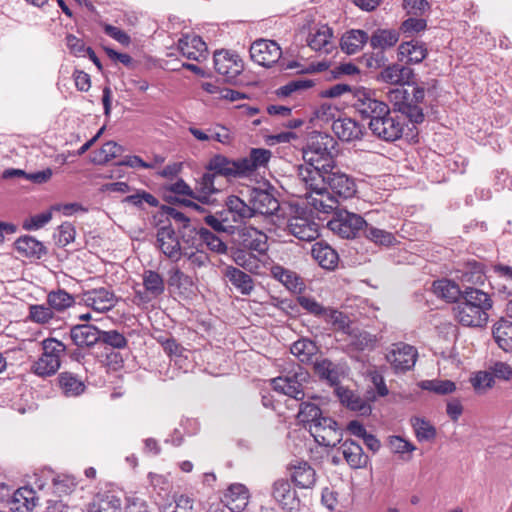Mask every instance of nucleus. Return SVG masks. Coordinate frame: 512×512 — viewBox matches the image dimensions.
I'll return each mask as SVG.
<instances>
[{"mask_svg":"<svg viewBox=\"0 0 512 512\" xmlns=\"http://www.w3.org/2000/svg\"><path fill=\"white\" fill-rule=\"evenodd\" d=\"M321 175L322 185H306L304 191L297 194L307 204L321 213H330L337 209L340 199L352 198L357 192L355 179L342 172L337 165L331 171Z\"/></svg>","mask_w":512,"mask_h":512,"instance_id":"1","label":"nucleus"},{"mask_svg":"<svg viewBox=\"0 0 512 512\" xmlns=\"http://www.w3.org/2000/svg\"><path fill=\"white\" fill-rule=\"evenodd\" d=\"M336 140L325 133H317L310 138L307 147L303 150L304 164L297 169V177L300 184L322 185L321 175L335 168L337 156Z\"/></svg>","mask_w":512,"mask_h":512,"instance_id":"2","label":"nucleus"},{"mask_svg":"<svg viewBox=\"0 0 512 512\" xmlns=\"http://www.w3.org/2000/svg\"><path fill=\"white\" fill-rule=\"evenodd\" d=\"M307 378L308 373L301 367H298L297 370L290 371L285 376H279L272 379L271 384L275 391L285 394L295 400L302 401L297 417L300 422L310 425L323 417V415L321 409L316 404L303 401L305 397L303 382H305Z\"/></svg>","mask_w":512,"mask_h":512,"instance_id":"3","label":"nucleus"},{"mask_svg":"<svg viewBox=\"0 0 512 512\" xmlns=\"http://www.w3.org/2000/svg\"><path fill=\"white\" fill-rule=\"evenodd\" d=\"M397 87L388 93V98L394 106V111L405 115L410 122L419 124L424 121V113L420 104L424 101L423 87L410 86Z\"/></svg>","mask_w":512,"mask_h":512,"instance_id":"4","label":"nucleus"},{"mask_svg":"<svg viewBox=\"0 0 512 512\" xmlns=\"http://www.w3.org/2000/svg\"><path fill=\"white\" fill-rule=\"evenodd\" d=\"M287 231L301 241L311 242L319 236V226L311 215L299 206H292Z\"/></svg>","mask_w":512,"mask_h":512,"instance_id":"5","label":"nucleus"},{"mask_svg":"<svg viewBox=\"0 0 512 512\" xmlns=\"http://www.w3.org/2000/svg\"><path fill=\"white\" fill-rule=\"evenodd\" d=\"M41 344L42 354L34 362V374L42 377L54 375L60 367V356L65 346L54 338L43 339Z\"/></svg>","mask_w":512,"mask_h":512,"instance_id":"6","label":"nucleus"},{"mask_svg":"<svg viewBox=\"0 0 512 512\" xmlns=\"http://www.w3.org/2000/svg\"><path fill=\"white\" fill-rule=\"evenodd\" d=\"M372 134L377 138L393 142L402 137L405 123L402 117L388 108L387 114L381 115L368 123Z\"/></svg>","mask_w":512,"mask_h":512,"instance_id":"7","label":"nucleus"},{"mask_svg":"<svg viewBox=\"0 0 512 512\" xmlns=\"http://www.w3.org/2000/svg\"><path fill=\"white\" fill-rule=\"evenodd\" d=\"M353 102L352 106L362 118L369 119L370 121L387 114L389 106L379 100L375 92L364 87L355 88L352 92Z\"/></svg>","mask_w":512,"mask_h":512,"instance_id":"8","label":"nucleus"},{"mask_svg":"<svg viewBox=\"0 0 512 512\" xmlns=\"http://www.w3.org/2000/svg\"><path fill=\"white\" fill-rule=\"evenodd\" d=\"M365 225L366 221L362 216L347 210H337L333 218L327 223L330 231L346 239L357 237L363 231Z\"/></svg>","mask_w":512,"mask_h":512,"instance_id":"9","label":"nucleus"},{"mask_svg":"<svg viewBox=\"0 0 512 512\" xmlns=\"http://www.w3.org/2000/svg\"><path fill=\"white\" fill-rule=\"evenodd\" d=\"M79 303L91 308L96 313H107L118 304L119 297L108 287H99L83 291L79 296Z\"/></svg>","mask_w":512,"mask_h":512,"instance_id":"10","label":"nucleus"},{"mask_svg":"<svg viewBox=\"0 0 512 512\" xmlns=\"http://www.w3.org/2000/svg\"><path fill=\"white\" fill-rule=\"evenodd\" d=\"M309 432L319 445L325 447L336 446L342 438V432L338 427V423L334 419L326 416L310 424Z\"/></svg>","mask_w":512,"mask_h":512,"instance_id":"11","label":"nucleus"},{"mask_svg":"<svg viewBox=\"0 0 512 512\" xmlns=\"http://www.w3.org/2000/svg\"><path fill=\"white\" fill-rule=\"evenodd\" d=\"M144 290H135L133 302L145 305L160 297L165 291V281L161 274L154 270H145L142 275Z\"/></svg>","mask_w":512,"mask_h":512,"instance_id":"12","label":"nucleus"},{"mask_svg":"<svg viewBox=\"0 0 512 512\" xmlns=\"http://www.w3.org/2000/svg\"><path fill=\"white\" fill-rule=\"evenodd\" d=\"M417 350L413 346L398 342L391 345L386 360L395 373H403L412 369L417 360Z\"/></svg>","mask_w":512,"mask_h":512,"instance_id":"13","label":"nucleus"},{"mask_svg":"<svg viewBox=\"0 0 512 512\" xmlns=\"http://www.w3.org/2000/svg\"><path fill=\"white\" fill-rule=\"evenodd\" d=\"M34 484L37 485L40 491H44L45 488L52 490V493L56 496L70 493L75 483L72 479L66 476L56 475L51 469H43L40 474H34Z\"/></svg>","mask_w":512,"mask_h":512,"instance_id":"14","label":"nucleus"},{"mask_svg":"<svg viewBox=\"0 0 512 512\" xmlns=\"http://www.w3.org/2000/svg\"><path fill=\"white\" fill-rule=\"evenodd\" d=\"M157 246L171 261L177 262L182 258L184 248H181L180 237L170 224L157 230Z\"/></svg>","mask_w":512,"mask_h":512,"instance_id":"15","label":"nucleus"},{"mask_svg":"<svg viewBox=\"0 0 512 512\" xmlns=\"http://www.w3.org/2000/svg\"><path fill=\"white\" fill-rule=\"evenodd\" d=\"M249 52L251 59L263 67H271L282 54L281 48L275 41L265 39L253 42Z\"/></svg>","mask_w":512,"mask_h":512,"instance_id":"16","label":"nucleus"},{"mask_svg":"<svg viewBox=\"0 0 512 512\" xmlns=\"http://www.w3.org/2000/svg\"><path fill=\"white\" fill-rule=\"evenodd\" d=\"M214 68L225 81H232L241 74L244 66L237 54L221 50L214 53Z\"/></svg>","mask_w":512,"mask_h":512,"instance_id":"17","label":"nucleus"},{"mask_svg":"<svg viewBox=\"0 0 512 512\" xmlns=\"http://www.w3.org/2000/svg\"><path fill=\"white\" fill-rule=\"evenodd\" d=\"M454 318L466 327H484L489 319L488 312L460 300L453 307Z\"/></svg>","mask_w":512,"mask_h":512,"instance_id":"18","label":"nucleus"},{"mask_svg":"<svg viewBox=\"0 0 512 512\" xmlns=\"http://www.w3.org/2000/svg\"><path fill=\"white\" fill-rule=\"evenodd\" d=\"M206 170L211 171L215 176L226 178H243L241 160L230 159L224 155L216 154L210 158Z\"/></svg>","mask_w":512,"mask_h":512,"instance_id":"19","label":"nucleus"},{"mask_svg":"<svg viewBox=\"0 0 512 512\" xmlns=\"http://www.w3.org/2000/svg\"><path fill=\"white\" fill-rule=\"evenodd\" d=\"M249 202L251 204L254 217L256 215L272 216L280 208L279 201L270 192L254 188L250 193Z\"/></svg>","mask_w":512,"mask_h":512,"instance_id":"20","label":"nucleus"},{"mask_svg":"<svg viewBox=\"0 0 512 512\" xmlns=\"http://www.w3.org/2000/svg\"><path fill=\"white\" fill-rule=\"evenodd\" d=\"M239 243L245 250L264 255L268 250L267 235L254 228L245 226L238 232Z\"/></svg>","mask_w":512,"mask_h":512,"instance_id":"21","label":"nucleus"},{"mask_svg":"<svg viewBox=\"0 0 512 512\" xmlns=\"http://www.w3.org/2000/svg\"><path fill=\"white\" fill-rule=\"evenodd\" d=\"M412 78V69L397 63L384 67L377 76L378 81L398 87L409 84Z\"/></svg>","mask_w":512,"mask_h":512,"instance_id":"22","label":"nucleus"},{"mask_svg":"<svg viewBox=\"0 0 512 512\" xmlns=\"http://www.w3.org/2000/svg\"><path fill=\"white\" fill-rule=\"evenodd\" d=\"M307 44L316 52L330 54L335 49L333 30L327 25L312 29L307 38Z\"/></svg>","mask_w":512,"mask_h":512,"instance_id":"23","label":"nucleus"},{"mask_svg":"<svg viewBox=\"0 0 512 512\" xmlns=\"http://www.w3.org/2000/svg\"><path fill=\"white\" fill-rule=\"evenodd\" d=\"M226 216L230 217L232 226L235 228L237 224L245 223L248 219L254 217L251 204H246L238 196L231 195L226 200V208L223 209Z\"/></svg>","mask_w":512,"mask_h":512,"instance_id":"24","label":"nucleus"},{"mask_svg":"<svg viewBox=\"0 0 512 512\" xmlns=\"http://www.w3.org/2000/svg\"><path fill=\"white\" fill-rule=\"evenodd\" d=\"M271 495L284 510L291 511L298 504L296 492L286 479H278L273 483Z\"/></svg>","mask_w":512,"mask_h":512,"instance_id":"25","label":"nucleus"},{"mask_svg":"<svg viewBox=\"0 0 512 512\" xmlns=\"http://www.w3.org/2000/svg\"><path fill=\"white\" fill-rule=\"evenodd\" d=\"M332 130L342 141L351 142L360 140L364 134V127L352 118H339L332 124Z\"/></svg>","mask_w":512,"mask_h":512,"instance_id":"26","label":"nucleus"},{"mask_svg":"<svg viewBox=\"0 0 512 512\" xmlns=\"http://www.w3.org/2000/svg\"><path fill=\"white\" fill-rule=\"evenodd\" d=\"M180 53L190 60L201 61L206 57V43L197 35H184L178 41Z\"/></svg>","mask_w":512,"mask_h":512,"instance_id":"27","label":"nucleus"},{"mask_svg":"<svg viewBox=\"0 0 512 512\" xmlns=\"http://www.w3.org/2000/svg\"><path fill=\"white\" fill-rule=\"evenodd\" d=\"M101 333L96 326L78 324L71 328V338L78 347H91L101 341Z\"/></svg>","mask_w":512,"mask_h":512,"instance_id":"28","label":"nucleus"},{"mask_svg":"<svg viewBox=\"0 0 512 512\" xmlns=\"http://www.w3.org/2000/svg\"><path fill=\"white\" fill-rule=\"evenodd\" d=\"M338 452L352 469H360L367 465L368 456L365 455L362 447L353 440L344 441L338 448Z\"/></svg>","mask_w":512,"mask_h":512,"instance_id":"29","label":"nucleus"},{"mask_svg":"<svg viewBox=\"0 0 512 512\" xmlns=\"http://www.w3.org/2000/svg\"><path fill=\"white\" fill-rule=\"evenodd\" d=\"M249 500L248 489L242 484H232L224 494L223 502L231 512H241Z\"/></svg>","mask_w":512,"mask_h":512,"instance_id":"30","label":"nucleus"},{"mask_svg":"<svg viewBox=\"0 0 512 512\" xmlns=\"http://www.w3.org/2000/svg\"><path fill=\"white\" fill-rule=\"evenodd\" d=\"M271 158V151L264 148L251 149L247 157L240 158L244 177L252 175L259 168L265 167Z\"/></svg>","mask_w":512,"mask_h":512,"instance_id":"31","label":"nucleus"},{"mask_svg":"<svg viewBox=\"0 0 512 512\" xmlns=\"http://www.w3.org/2000/svg\"><path fill=\"white\" fill-rule=\"evenodd\" d=\"M291 479L299 488L308 489L316 482L315 470L307 462H296L290 466Z\"/></svg>","mask_w":512,"mask_h":512,"instance_id":"32","label":"nucleus"},{"mask_svg":"<svg viewBox=\"0 0 512 512\" xmlns=\"http://www.w3.org/2000/svg\"><path fill=\"white\" fill-rule=\"evenodd\" d=\"M225 277L243 295H250L254 289V281L250 275L234 267L227 266L224 272Z\"/></svg>","mask_w":512,"mask_h":512,"instance_id":"33","label":"nucleus"},{"mask_svg":"<svg viewBox=\"0 0 512 512\" xmlns=\"http://www.w3.org/2000/svg\"><path fill=\"white\" fill-rule=\"evenodd\" d=\"M313 258L324 269H334L338 264L337 252L327 243L316 242L311 250Z\"/></svg>","mask_w":512,"mask_h":512,"instance_id":"34","label":"nucleus"},{"mask_svg":"<svg viewBox=\"0 0 512 512\" xmlns=\"http://www.w3.org/2000/svg\"><path fill=\"white\" fill-rule=\"evenodd\" d=\"M398 51L401 60L412 64L422 62L427 56V48L424 43L415 40L403 42L398 47Z\"/></svg>","mask_w":512,"mask_h":512,"instance_id":"35","label":"nucleus"},{"mask_svg":"<svg viewBox=\"0 0 512 512\" xmlns=\"http://www.w3.org/2000/svg\"><path fill=\"white\" fill-rule=\"evenodd\" d=\"M368 41L369 36L367 32L352 29L342 36L340 46L345 53L352 55L360 51Z\"/></svg>","mask_w":512,"mask_h":512,"instance_id":"36","label":"nucleus"},{"mask_svg":"<svg viewBox=\"0 0 512 512\" xmlns=\"http://www.w3.org/2000/svg\"><path fill=\"white\" fill-rule=\"evenodd\" d=\"M492 334L495 342L505 352H512V322L501 318L494 325Z\"/></svg>","mask_w":512,"mask_h":512,"instance_id":"37","label":"nucleus"},{"mask_svg":"<svg viewBox=\"0 0 512 512\" xmlns=\"http://www.w3.org/2000/svg\"><path fill=\"white\" fill-rule=\"evenodd\" d=\"M215 178L216 176L208 170L202 174V176L196 181V185L194 187L195 199L201 203L209 202L210 196L219 191L215 186Z\"/></svg>","mask_w":512,"mask_h":512,"instance_id":"38","label":"nucleus"},{"mask_svg":"<svg viewBox=\"0 0 512 512\" xmlns=\"http://www.w3.org/2000/svg\"><path fill=\"white\" fill-rule=\"evenodd\" d=\"M399 32L395 29H376L369 37L370 46L382 52L396 45L399 41Z\"/></svg>","mask_w":512,"mask_h":512,"instance_id":"39","label":"nucleus"},{"mask_svg":"<svg viewBox=\"0 0 512 512\" xmlns=\"http://www.w3.org/2000/svg\"><path fill=\"white\" fill-rule=\"evenodd\" d=\"M272 277L281 282L287 289L293 292H300L303 289V281L293 271L281 265H273L270 269Z\"/></svg>","mask_w":512,"mask_h":512,"instance_id":"40","label":"nucleus"},{"mask_svg":"<svg viewBox=\"0 0 512 512\" xmlns=\"http://www.w3.org/2000/svg\"><path fill=\"white\" fill-rule=\"evenodd\" d=\"M58 383L66 397H76L85 391L84 382L71 372H62L58 376Z\"/></svg>","mask_w":512,"mask_h":512,"instance_id":"41","label":"nucleus"},{"mask_svg":"<svg viewBox=\"0 0 512 512\" xmlns=\"http://www.w3.org/2000/svg\"><path fill=\"white\" fill-rule=\"evenodd\" d=\"M461 300L486 312L493 307V301L488 293L470 286L462 292Z\"/></svg>","mask_w":512,"mask_h":512,"instance_id":"42","label":"nucleus"},{"mask_svg":"<svg viewBox=\"0 0 512 512\" xmlns=\"http://www.w3.org/2000/svg\"><path fill=\"white\" fill-rule=\"evenodd\" d=\"M338 395L342 404L346 405L352 411L361 415H367L371 412L370 405L353 391L347 389H338Z\"/></svg>","mask_w":512,"mask_h":512,"instance_id":"43","label":"nucleus"},{"mask_svg":"<svg viewBox=\"0 0 512 512\" xmlns=\"http://www.w3.org/2000/svg\"><path fill=\"white\" fill-rule=\"evenodd\" d=\"M433 291L438 297L448 302H454L458 300L462 295L459 286L455 282L448 279L434 281Z\"/></svg>","mask_w":512,"mask_h":512,"instance_id":"44","label":"nucleus"},{"mask_svg":"<svg viewBox=\"0 0 512 512\" xmlns=\"http://www.w3.org/2000/svg\"><path fill=\"white\" fill-rule=\"evenodd\" d=\"M32 504V488L24 486L18 488L10 501V509L13 512H30Z\"/></svg>","mask_w":512,"mask_h":512,"instance_id":"45","label":"nucleus"},{"mask_svg":"<svg viewBox=\"0 0 512 512\" xmlns=\"http://www.w3.org/2000/svg\"><path fill=\"white\" fill-rule=\"evenodd\" d=\"M485 279L484 265L480 262H468L462 271L461 281L463 284L482 285Z\"/></svg>","mask_w":512,"mask_h":512,"instance_id":"46","label":"nucleus"},{"mask_svg":"<svg viewBox=\"0 0 512 512\" xmlns=\"http://www.w3.org/2000/svg\"><path fill=\"white\" fill-rule=\"evenodd\" d=\"M123 147L114 141H108L102 147L93 153L91 161L94 164H105L122 154Z\"/></svg>","mask_w":512,"mask_h":512,"instance_id":"47","label":"nucleus"},{"mask_svg":"<svg viewBox=\"0 0 512 512\" xmlns=\"http://www.w3.org/2000/svg\"><path fill=\"white\" fill-rule=\"evenodd\" d=\"M322 318L325 322L331 324L334 329L341 330L347 334L353 332L350 319L343 312L333 308H327Z\"/></svg>","mask_w":512,"mask_h":512,"instance_id":"48","label":"nucleus"},{"mask_svg":"<svg viewBox=\"0 0 512 512\" xmlns=\"http://www.w3.org/2000/svg\"><path fill=\"white\" fill-rule=\"evenodd\" d=\"M205 223L216 232L227 234L234 233V227L230 217H227L224 210L218 211L215 214H208L204 217Z\"/></svg>","mask_w":512,"mask_h":512,"instance_id":"49","label":"nucleus"},{"mask_svg":"<svg viewBox=\"0 0 512 512\" xmlns=\"http://www.w3.org/2000/svg\"><path fill=\"white\" fill-rule=\"evenodd\" d=\"M363 233L368 240L377 245L391 246L396 242V238L391 232L370 226L367 223Z\"/></svg>","mask_w":512,"mask_h":512,"instance_id":"50","label":"nucleus"},{"mask_svg":"<svg viewBox=\"0 0 512 512\" xmlns=\"http://www.w3.org/2000/svg\"><path fill=\"white\" fill-rule=\"evenodd\" d=\"M233 260L238 266L252 273H256L260 267L259 259L254 252L245 250L244 248L237 249L233 252Z\"/></svg>","mask_w":512,"mask_h":512,"instance_id":"51","label":"nucleus"},{"mask_svg":"<svg viewBox=\"0 0 512 512\" xmlns=\"http://www.w3.org/2000/svg\"><path fill=\"white\" fill-rule=\"evenodd\" d=\"M290 351L299 361L304 363L310 361L311 357L315 355L317 347L313 341L303 338L294 342Z\"/></svg>","mask_w":512,"mask_h":512,"instance_id":"52","label":"nucleus"},{"mask_svg":"<svg viewBox=\"0 0 512 512\" xmlns=\"http://www.w3.org/2000/svg\"><path fill=\"white\" fill-rule=\"evenodd\" d=\"M201 245H206L208 249L218 254L226 253V243L213 232L204 227H199Z\"/></svg>","mask_w":512,"mask_h":512,"instance_id":"53","label":"nucleus"},{"mask_svg":"<svg viewBox=\"0 0 512 512\" xmlns=\"http://www.w3.org/2000/svg\"><path fill=\"white\" fill-rule=\"evenodd\" d=\"M317 375L327 380L331 385H336L339 382V373L334 363L328 359L318 361L314 365Z\"/></svg>","mask_w":512,"mask_h":512,"instance_id":"54","label":"nucleus"},{"mask_svg":"<svg viewBox=\"0 0 512 512\" xmlns=\"http://www.w3.org/2000/svg\"><path fill=\"white\" fill-rule=\"evenodd\" d=\"M48 304L57 311H63L75 303V298L65 290L52 291L47 297Z\"/></svg>","mask_w":512,"mask_h":512,"instance_id":"55","label":"nucleus"},{"mask_svg":"<svg viewBox=\"0 0 512 512\" xmlns=\"http://www.w3.org/2000/svg\"><path fill=\"white\" fill-rule=\"evenodd\" d=\"M411 423L419 441H431L436 437L435 427L424 418L414 417Z\"/></svg>","mask_w":512,"mask_h":512,"instance_id":"56","label":"nucleus"},{"mask_svg":"<svg viewBox=\"0 0 512 512\" xmlns=\"http://www.w3.org/2000/svg\"><path fill=\"white\" fill-rule=\"evenodd\" d=\"M420 387L423 390L434 392L439 395L451 394L456 390V385L450 380H424L420 383Z\"/></svg>","mask_w":512,"mask_h":512,"instance_id":"57","label":"nucleus"},{"mask_svg":"<svg viewBox=\"0 0 512 512\" xmlns=\"http://www.w3.org/2000/svg\"><path fill=\"white\" fill-rule=\"evenodd\" d=\"M123 203L131 204L138 208H143L144 204H147L150 207H157L159 205V200L151 193L140 190L135 194L126 196L123 199Z\"/></svg>","mask_w":512,"mask_h":512,"instance_id":"58","label":"nucleus"},{"mask_svg":"<svg viewBox=\"0 0 512 512\" xmlns=\"http://www.w3.org/2000/svg\"><path fill=\"white\" fill-rule=\"evenodd\" d=\"M471 385L477 394H484L494 385L493 376L489 371H479L470 379Z\"/></svg>","mask_w":512,"mask_h":512,"instance_id":"59","label":"nucleus"},{"mask_svg":"<svg viewBox=\"0 0 512 512\" xmlns=\"http://www.w3.org/2000/svg\"><path fill=\"white\" fill-rule=\"evenodd\" d=\"M182 257L186 258L194 268L207 266L210 262L208 254L201 250L200 247L193 249V247L187 246L182 252Z\"/></svg>","mask_w":512,"mask_h":512,"instance_id":"60","label":"nucleus"},{"mask_svg":"<svg viewBox=\"0 0 512 512\" xmlns=\"http://www.w3.org/2000/svg\"><path fill=\"white\" fill-rule=\"evenodd\" d=\"M181 248L193 247V249L201 246L199 228L184 224L180 231Z\"/></svg>","mask_w":512,"mask_h":512,"instance_id":"61","label":"nucleus"},{"mask_svg":"<svg viewBox=\"0 0 512 512\" xmlns=\"http://www.w3.org/2000/svg\"><path fill=\"white\" fill-rule=\"evenodd\" d=\"M314 81L310 79H295L289 81L286 85L278 89L279 96H289L297 91H304L314 86Z\"/></svg>","mask_w":512,"mask_h":512,"instance_id":"62","label":"nucleus"},{"mask_svg":"<svg viewBox=\"0 0 512 512\" xmlns=\"http://www.w3.org/2000/svg\"><path fill=\"white\" fill-rule=\"evenodd\" d=\"M297 302L302 309L316 317L322 318L327 309V307H324L321 303H319L315 298L311 296H298Z\"/></svg>","mask_w":512,"mask_h":512,"instance_id":"63","label":"nucleus"},{"mask_svg":"<svg viewBox=\"0 0 512 512\" xmlns=\"http://www.w3.org/2000/svg\"><path fill=\"white\" fill-rule=\"evenodd\" d=\"M89 512H121V501L115 496L107 497L98 503H92Z\"/></svg>","mask_w":512,"mask_h":512,"instance_id":"64","label":"nucleus"}]
</instances>
